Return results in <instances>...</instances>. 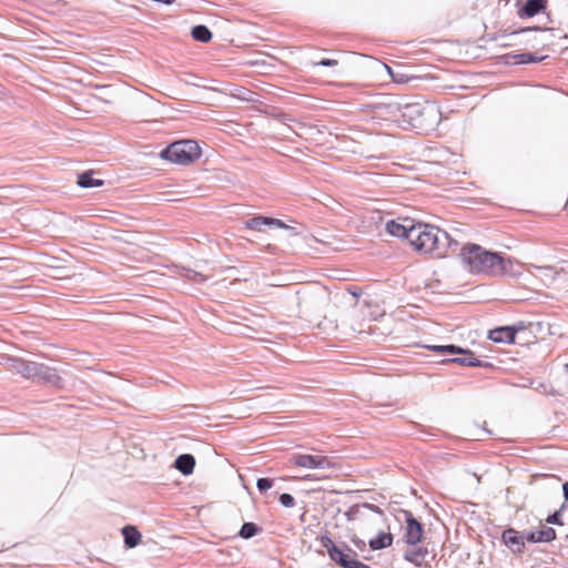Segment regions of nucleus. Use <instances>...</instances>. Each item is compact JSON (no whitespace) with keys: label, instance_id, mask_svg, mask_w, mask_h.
I'll list each match as a JSON object with an SVG mask.
<instances>
[{"label":"nucleus","instance_id":"1","mask_svg":"<svg viewBox=\"0 0 568 568\" xmlns=\"http://www.w3.org/2000/svg\"><path fill=\"white\" fill-rule=\"evenodd\" d=\"M387 109L388 114L405 129L429 130L437 125L440 119L439 108L427 101L396 102L388 104Z\"/></svg>","mask_w":568,"mask_h":568},{"label":"nucleus","instance_id":"2","mask_svg":"<svg viewBox=\"0 0 568 568\" xmlns=\"http://www.w3.org/2000/svg\"><path fill=\"white\" fill-rule=\"evenodd\" d=\"M464 264L470 272L493 276L511 274L513 261L499 253L490 252L477 244H468L460 253Z\"/></svg>","mask_w":568,"mask_h":568},{"label":"nucleus","instance_id":"3","mask_svg":"<svg viewBox=\"0 0 568 568\" xmlns=\"http://www.w3.org/2000/svg\"><path fill=\"white\" fill-rule=\"evenodd\" d=\"M449 243V233L424 223H415L410 231L409 244L415 251L423 254H430L435 257H444L442 245Z\"/></svg>","mask_w":568,"mask_h":568},{"label":"nucleus","instance_id":"4","mask_svg":"<svg viewBox=\"0 0 568 568\" xmlns=\"http://www.w3.org/2000/svg\"><path fill=\"white\" fill-rule=\"evenodd\" d=\"M323 548L326 549L332 561L338 564L343 568H371L368 565L356 559L357 552L348 545L342 542L335 544L329 536L323 535L318 538Z\"/></svg>","mask_w":568,"mask_h":568},{"label":"nucleus","instance_id":"5","mask_svg":"<svg viewBox=\"0 0 568 568\" xmlns=\"http://www.w3.org/2000/svg\"><path fill=\"white\" fill-rule=\"evenodd\" d=\"M161 159L176 164H189L201 156V148L193 140L175 141L164 148L160 153Z\"/></svg>","mask_w":568,"mask_h":568},{"label":"nucleus","instance_id":"6","mask_svg":"<svg viewBox=\"0 0 568 568\" xmlns=\"http://www.w3.org/2000/svg\"><path fill=\"white\" fill-rule=\"evenodd\" d=\"M428 349L443 353V354H458L463 355L462 357L449 358L446 362L469 366V367H491L493 365L488 362H483L473 356V352L460 346L454 344L447 345H427Z\"/></svg>","mask_w":568,"mask_h":568},{"label":"nucleus","instance_id":"7","mask_svg":"<svg viewBox=\"0 0 568 568\" xmlns=\"http://www.w3.org/2000/svg\"><path fill=\"white\" fill-rule=\"evenodd\" d=\"M290 464L306 468V469H325L329 468L331 462L326 456L323 455H311V454H292Z\"/></svg>","mask_w":568,"mask_h":568},{"label":"nucleus","instance_id":"8","mask_svg":"<svg viewBox=\"0 0 568 568\" xmlns=\"http://www.w3.org/2000/svg\"><path fill=\"white\" fill-rule=\"evenodd\" d=\"M524 329L525 325L523 322L511 326H499L488 332V338L498 344H514L516 334Z\"/></svg>","mask_w":568,"mask_h":568},{"label":"nucleus","instance_id":"9","mask_svg":"<svg viewBox=\"0 0 568 568\" xmlns=\"http://www.w3.org/2000/svg\"><path fill=\"white\" fill-rule=\"evenodd\" d=\"M7 365L10 371L20 374L27 379L34 381L37 378V369L39 363L26 361L19 357L10 356L7 358Z\"/></svg>","mask_w":568,"mask_h":568},{"label":"nucleus","instance_id":"10","mask_svg":"<svg viewBox=\"0 0 568 568\" xmlns=\"http://www.w3.org/2000/svg\"><path fill=\"white\" fill-rule=\"evenodd\" d=\"M406 520L405 539L409 546H415L422 540L423 525L412 515L410 511H404Z\"/></svg>","mask_w":568,"mask_h":568},{"label":"nucleus","instance_id":"11","mask_svg":"<svg viewBox=\"0 0 568 568\" xmlns=\"http://www.w3.org/2000/svg\"><path fill=\"white\" fill-rule=\"evenodd\" d=\"M525 535L515 528H506L501 534V541L509 547L515 555H520L525 550Z\"/></svg>","mask_w":568,"mask_h":568},{"label":"nucleus","instance_id":"12","mask_svg":"<svg viewBox=\"0 0 568 568\" xmlns=\"http://www.w3.org/2000/svg\"><path fill=\"white\" fill-rule=\"evenodd\" d=\"M34 381L49 384L58 388L63 387V379L59 376L57 369L41 363L38 365L37 378Z\"/></svg>","mask_w":568,"mask_h":568},{"label":"nucleus","instance_id":"13","mask_svg":"<svg viewBox=\"0 0 568 568\" xmlns=\"http://www.w3.org/2000/svg\"><path fill=\"white\" fill-rule=\"evenodd\" d=\"M429 556V550L427 547L423 546H412L404 554V559L416 567H430L427 557Z\"/></svg>","mask_w":568,"mask_h":568},{"label":"nucleus","instance_id":"14","mask_svg":"<svg viewBox=\"0 0 568 568\" xmlns=\"http://www.w3.org/2000/svg\"><path fill=\"white\" fill-rule=\"evenodd\" d=\"M548 0H526L518 9L517 16L520 19L532 18L547 9Z\"/></svg>","mask_w":568,"mask_h":568},{"label":"nucleus","instance_id":"15","mask_svg":"<svg viewBox=\"0 0 568 568\" xmlns=\"http://www.w3.org/2000/svg\"><path fill=\"white\" fill-rule=\"evenodd\" d=\"M505 63L506 64H529V63H539L544 61L547 55H537L532 52H521V53H509L505 57Z\"/></svg>","mask_w":568,"mask_h":568},{"label":"nucleus","instance_id":"16","mask_svg":"<svg viewBox=\"0 0 568 568\" xmlns=\"http://www.w3.org/2000/svg\"><path fill=\"white\" fill-rule=\"evenodd\" d=\"M405 222L406 223H399L390 220L386 223V231L393 236L405 239L409 242L410 231H413V225L415 223L409 220H406Z\"/></svg>","mask_w":568,"mask_h":568},{"label":"nucleus","instance_id":"17","mask_svg":"<svg viewBox=\"0 0 568 568\" xmlns=\"http://www.w3.org/2000/svg\"><path fill=\"white\" fill-rule=\"evenodd\" d=\"M525 538L532 544L551 542L557 538V532L551 527L542 526L538 530L525 534Z\"/></svg>","mask_w":568,"mask_h":568},{"label":"nucleus","instance_id":"18","mask_svg":"<svg viewBox=\"0 0 568 568\" xmlns=\"http://www.w3.org/2000/svg\"><path fill=\"white\" fill-rule=\"evenodd\" d=\"M175 468L184 476H189L193 473L195 467V458L191 454L179 455L174 462Z\"/></svg>","mask_w":568,"mask_h":568},{"label":"nucleus","instance_id":"19","mask_svg":"<svg viewBox=\"0 0 568 568\" xmlns=\"http://www.w3.org/2000/svg\"><path fill=\"white\" fill-rule=\"evenodd\" d=\"M393 542V535L390 532L381 531L377 536L369 539L368 545L372 550H381L387 548Z\"/></svg>","mask_w":568,"mask_h":568},{"label":"nucleus","instance_id":"20","mask_svg":"<svg viewBox=\"0 0 568 568\" xmlns=\"http://www.w3.org/2000/svg\"><path fill=\"white\" fill-rule=\"evenodd\" d=\"M122 535L124 538V544L128 548L135 547L140 539H141V532L138 530L136 527L128 525L122 528Z\"/></svg>","mask_w":568,"mask_h":568},{"label":"nucleus","instance_id":"21","mask_svg":"<svg viewBox=\"0 0 568 568\" xmlns=\"http://www.w3.org/2000/svg\"><path fill=\"white\" fill-rule=\"evenodd\" d=\"M104 184L101 179L93 178L92 171H85L78 175V185L83 189L99 187Z\"/></svg>","mask_w":568,"mask_h":568},{"label":"nucleus","instance_id":"22","mask_svg":"<svg viewBox=\"0 0 568 568\" xmlns=\"http://www.w3.org/2000/svg\"><path fill=\"white\" fill-rule=\"evenodd\" d=\"M191 36L195 41L203 43H207L213 37L211 30L204 24L194 26L192 28Z\"/></svg>","mask_w":568,"mask_h":568},{"label":"nucleus","instance_id":"23","mask_svg":"<svg viewBox=\"0 0 568 568\" xmlns=\"http://www.w3.org/2000/svg\"><path fill=\"white\" fill-rule=\"evenodd\" d=\"M261 225L262 226H268V227H278L290 231L293 235H296L297 232L295 227L287 225L282 220L271 217V216H263L261 215Z\"/></svg>","mask_w":568,"mask_h":568},{"label":"nucleus","instance_id":"24","mask_svg":"<svg viewBox=\"0 0 568 568\" xmlns=\"http://www.w3.org/2000/svg\"><path fill=\"white\" fill-rule=\"evenodd\" d=\"M262 531V528L252 521H246L242 525L239 536L243 539H250Z\"/></svg>","mask_w":568,"mask_h":568},{"label":"nucleus","instance_id":"25","mask_svg":"<svg viewBox=\"0 0 568 568\" xmlns=\"http://www.w3.org/2000/svg\"><path fill=\"white\" fill-rule=\"evenodd\" d=\"M529 272L535 275H536V272H539L544 276L550 278L551 281L555 280V277L557 275V272L555 271V268L549 265L540 266V265L530 264Z\"/></svg>","mask_w":568,"mask_h":568},{"label":"nucleus","instance_id":"26","mask_svg":"<svg viewBox=\"0 0 568 568\" xmlns=\"http://www.w3.org/2000/svg\"><path fill=\"white\" fill-rule=\"evenodd\" d=\"M183 276L186 280L194 282V283H199V284L204 283L207 280V277L205 275H203L194 270H191V268H186L183 273Z\"/></svg>","mask_w":568,"mask_h":568},{"label":"nucleus","instance_id":"27","mask_svg":"<svg viewBox=\"0 0 568 568\" xmlns=\"http://www.w3.org/2000/svg\"><path fill=\"white\" fill-rule=\"evenodd\" d=\"M566 508L565 505H561L560 508L552 514L548 515L546 518V523L549 525L562 526L564 521L561 519V513Z\"/></svg>","mask_w":568,"mask_h":568},{"label":"nucleus","instance_id":"28","mask_svg":"<svg viewBox=\"0 0 568 568\" xmlns=\"http://www.w3.org/2000/svg\"><path fill=\"white\" fill-rule=\"evenodd\" d=\"M256 487L260 493H265L273 487V479L268 477L258 478L256 481Z\"/></svg>","mask_w":568,"mask_h":568},{"label":"nucleus","instance_id":"29","mask_svg":"<svg viewBox=\"0 0 568 568\" xmlns=\"http://www.w3.org/2000/svg\"><path fill=\"white\" fill-rule=\"evenodd\" d=\"M244 225L245 227L251 230L262 231L261 215H255L251 219H247L246 221H244Z\"/></svg>","mask_w":568,"mask_h":568},{"label":"nucleus","instance_id":"30","mask_svg":"<svg viewBox=\"0 0 568 568\" xmlns=\"http://www.w3.org/2000/svg\"><path fill=\"white\" fill-rule=\"evenodd\" d=\"M278 501L281 503V505L287 508L295 506V498L288 493L281 494L278 497Z\"/></svg>","mask_w":568,"mask_h":568},{"label":"nucleus","instance_id":"31","mask_svg":"<svg viewBox=\"0 0 568 568\" xmlns=\"http://www.w3.org/2000/svg\"><path fill=\"white\" fill-rule=\"evenodd\" d=\"M443 248H444V256L447 254V252L450 250L453 253L457 252L458 250V246H459V242L457 240H455L450 234H449V243L446 245H442Z\"/></svg>","mask_w":568,"mask_h":568},{"label":"nucleus","instance_id":"32","mask_svg":"<svg viewBox=\"0 0 568 568\" xmlns=\"http://www.w3.org/2000/svg\"><path fill=\"white\" fill-rule=\"evenodd\" d=\"M338 61L335 59H322L317 62H312L313 67H336Z\"/></svg>","mask_w":568,"mask_h":568},{"label":"nucleus","instance_id":"33","mask_svg":"<svg viewBox=\"0 0 568 568\" xmlns=\"http://www.w3.org/2000/svg\"><path fill=\"white\" fill-rule=\"evenodd\" d=\"M386 68H387V71H388L389 75L392 77V79L395 82L404 83V82L408 81V79L404 74H402V73H394L393 70L389 67H386Z\"/></svg>","mask_w":568,"mask_h":568},{"label":"nucleus","instance_id":"34","mask_svg":"<svg viewBox=\"0 0 568 568\" xmlns=\"http://www.w3.org/2000/svg\"><path fill=\"white\" fill-rule=\"evenodd\" d=\"M253 92L246 89H243L242 94H239L237 97L243 101H253Z\"/></svg>","mask_w":568,"mask_h":568},{"label":"nucleus","instance_id":"35","mask_svg":"<svg viewBox=\"0 0 568 568\" xmlns=\"http://www.w3.org/2000/svg\"><path fill=\"white\" fill-rule=\"evenodd\" d=\"M531 30H540V31H545L546 29H542V28H539V27H532V28H525V29H521L520 31H515L514 33H518V32H526V31H531Z\"/></svg>","mask_w":568,"mask_h":568},{"label":"nucleus","instance_id":"36","mask_svg":"<svg viewBox=\"0 0 568 568\" xmlns=\"http://www.w3.org/2000/svg\"><path fill=\"white\" fill-rule=\"evenodd\" d=\"M365 507L369 508L371 510L373 511H376L378 514H382V510L376 506V505H373V504H365Z\"/></svg>","mask_w":568,"mask_h":568},{"label":"nucleus","instance_id":"37","mask_svg":"<svg viewBox=\"0 0 568 568\" xmlns=\"http://www.w3.org/2000/svg\"><path fill=\"white\" fill-rule=\"evenodd\" d=\"M562 493H564L565 500L568 501V481H566L562 485Z\"/></svg>","mask_w":568,"mask_h":568},{"label":"nucleus","instance_id":"38","mask_svg":"<svg viewBox=\"0 0 568 568\" xmlns=\"http://www.w3.org/2000/svg\"><path fill=\"white\" fill-rule=\"evenodd\" d=\"M362 545H365V541L355 542V546H362Z\"/></svg>","mask_w":568,"mask_h":568},{"label":"nucleus","instance_id":"39","mask_svg":"<svg viewBox=\"0 0 568 568\" xmlns=\"http://www.w3.org/2000/svg\"><path fill=\"white\" fill-rule=\"evenodd\" d=\"M362 545H365V541L355 542V546H362Z\"/></svg>","mask_w":568,"mask_h":568},{"label":"nucleus","instance_id":"40","mask_svg":"<svg viewBox=\"0 0 568 568\" xmlns=\"http://www.w3.org/2000/svg\"><path fill=\"white\" fill-rule=\"evenodd\" d=\"M362 545H365V541L355 542V546H362Z\"/></svg>","mask_w":568,"mask_h":568},{"label":"nucleus","instance_id":"41","mask_svg":"<svg viewBox=\"0 0 568 568\" xmlns=\"http://www.w3.org/2000/svg\"><path fill=\"white\" fill-rule=\"evenodd\" d=\"M521 0H516V6H518L520 3Z\"/></svg>","mask_w":568,"mask_h":568}]
</instances>
